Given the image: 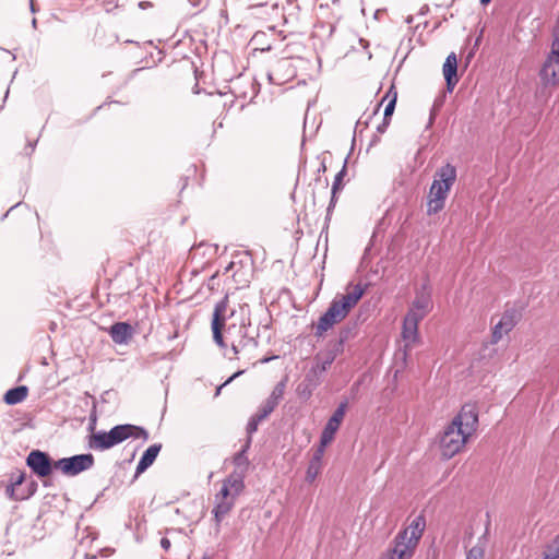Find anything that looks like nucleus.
Returning <instances> with one entry per match:
<instances>
[{
    "mask_svg": "<svg viewBox=\"0 0 559 559\" xmlns=\"http://www.w3.org/2000/svg\"><path fill=\"white\" fill-rule=\"evenodd\" d=\"M478 427V411L474 404H465L439 437L440 453L451 459L460 453Z\"/></svg>",
    "mask_w": 559,
    "mask_h": 559,
    "instance_id": "f257e3e1",
    "label": "nucleus"
},
{
    "mask_svg": "<svg viewBox=\"0 0 559 559\" xmlns=\"http://www.w3.org/2000/svg\"><path fill=\"white\" fill-rule=\"evenodd\" d=\"M424 528V520L421 518L415 519L394 537L393 546L383 552L379 559H411L415 554Z\"/></svg>",
    "mask_w": 559,
    "mask_h": 559,
    "instance_id": "f03ea898",
    "label": "nucleus"
},
{
    "mask_svg": "<svg viewBox=\"0 0 559 559\" xmlns=\"http://www.w3.org/2000/svg\"><path fill=\"white\" fill-rule=\"evenodd\" d=\"M365 290L360 285L353 286L341 298H335L317 324V335H322L335 323L342 321L349 310L359 301Z\"/></svg>",
    "mask_w": 559,
    "mask_h": 559,
    "instance_id": "7ed1b4c3",
    "label": "nucleus"
},
{
    "mask_svg": "<svg viewBox=\"0 0 559 559\" xmlns=\"http://www.w3.org/2000/svg\"><path fill=\"white\" fill-rule=\"evenodd\" d=\"M129 438L147 440L148 433L145 429L134 425H118L109 431H97L91 435L87 444L90 449L105 451Z\"/></svg>",
    "mask_w": 559,
    "mask_h": 559,
    "instance_id": "20e7f679",
    "label": "nucleus"
},
{
    "mask_svg": "<svg viewBox=\"0 0 559 559\" xmlns=\"http://www.w3.org/2000/svg\"><path fill=\"white\" fill-rule=\"evenodd\" d=\"M455 180L456 168L449 163L436 171L427 202V213L429 215L437 214L444 207L445 200Z\"/></svg>",
    "mask_w": 559,
    "mask_h": 559,
    "instance_id": "39448f33",
    "label": "nucleus"
},
{
    "mask_svg": "<svg viewBox=\"0 0 559 559\" xmlns=\"http://www.w3.org/2000/svg\"><path fill=\"white\" fill-rule=\"evenodd\" d=\"M226 333L236 358L239 359L242 356L250 360L254 357L253 353L257 350L258 341L255 337L248 335V330L243 323L239 325L229 324L226 328Z\"/></svg>",
    "mask_w": 559,
    "mask_h": 559,
    "instance_id": "423d86ee",
    "label": "nucleus"
},
{
    "mask_svg": "<svg viewBox=\"0 0 559 559\" xmlns=\"http://www.w3.org/2000/svg\"><path fill=\"white\" fill-rule=\"evenodd\" d=\"M539 76L545 86L559 85V21L554 28L551 51L540 69Z\"/></svg>",
    "mask_w": 559,
    "mask_h": 559,
    "instance_id": "0eeeda50",
    "label": "nucleus"
},
{
    "mask_svg": "<svg viewBox=\"0 0 559 559\" xmlns=\"http://www.w3.org/2000/svg\"><path fill=\"white\" fill-rule=\"evenodd\" d=\"M234 310L228 311L227 296H225L214 307L211 328L213 332V340L215 344L221 348H226L227 346L226 342L224 341L223 330L225 329L228 319L234 316Z\"/></svg>",
    "mask_w": 559,
    "mask_h": 559,
    "instance_id": "6e6552de",
    "label": "nucleus"
},
{
    "mask_svg": "<svg viewBox=\"0 0 559 559\" xmlns=\"http://www.w3.org/2000/svg\"><path fill=\"white\" fill-rule=\"evenodd\" d=\"M94 465V456L91 453L63 457L55 462L53 466L67 476H75Z\"/></svg>",
    "mask_w": 559,
    "mask_h": 559,
    "instance_id": "1a4fd4ad",
    "label": "nucleus"
},
{
    "mask_svg": "<svg viewBox=\"0 0 559 559\" xmlns=\"http://www.w3.org/2000/svg\"><path fill=\"white\" fill-rule=\"evenodd\" d=\"M431 309V288L428 284L425 283L416 292L415 299L413 300L406 314L418 320H423L430 312Z\"/></svg>",
    "mask_w": 559,
    "mask_h": 559,
    "instance_id": "9d476101",
    "label": "nucleus"
},
{
    "mask_svg": "<svg viewBox=\"0 0 559 559\" xmlns=\"http://www.w3.org/2000/svg\"><path fill=\"white\" fill-rule=\"evenodd\" d=\"M296 75L295 67L292 63V60L288 58H284L277 60L271 68L267 73V79L271 83L276 85H282Z\"/></svg>",
    "mask_w": 559,
    "mask_h": 559,
    "instance_id": "9b49d317",
    "label": "nucleus"
},
{
    "mask_svg": "<svg viewBox=\"0 0 559 559\" xmlns=\"http://www.w3.org/2000/svg\"><path fill=\"white\" fill-rule=\"evenodd\" d=\"M346 409H347V402L345 401V402L340 403L337 408L334 411L333 415L328 420V423L321 433V438H320V443L323 447H328L333 441L334 436L344 419Z\"/></svg>",
    "mask_w": 559,
    "mask_h": 559,
    "instance_id": "f8f14e48",
    "label": "nucleus"
},
{
    "mask_svg": "<svg viewBox=\"0 0 559 559\" xmlns=\"http://www.w3.org/2000/svg\"><path fill=\"white\" fill-rule=\"evenodd\" d=\"M243 488V477L240 474L233 473L223 481V485L219 491L216 493V497L235 502L237 497L242 492Z\"/></svg>",
    "mask_w": 559,
    "mask_h": 559,
    "instance_id": "ddd939ff",
    "label": "nucleus"
},
{
    "mask_svg": "<svg viewBox=\"0 0 559 559\" xmlns=\"http://www.w3.org/2000/svg\"><path fill=\"white\" fill-rule=\"evenodd\" d=\"M28 467L38 476L46 477L51 474L52 465L50 457L39 450L32 451L26 459Z\"/></svg>",
    "mask_w": 559,
    "mask_h": 559,
    "instance_id": "4468645a",
    "label": "nucleus"
},
{
    "mask_svg": "<svg viewBox=\"0 0 559 559\" xmlns=\"http://www.w3.org/2000/svg\"><path fill=\"white\" fill-rule=\"evenodd\" d=\"M421 320L413 318L411 316H405L402 326V338L404 341V353L407 355V352L412 349V347L419 342L418 334V324Z\"/></svg>",
    "mask_w": 559,
    "mask_h": 559,
    "instance_id": "2eb2a0df",
    "label": "nucleus"
},
{
    "mask_svg": "<svg viewBox=\"0 0 559 559\" xmlns=\"http://www.w3.org/2000/svg\"><path fill=\"white\" fill-rule=\"evenodd\" d=\"M516 324L515 313L513 311H506L498 323L492 329V343H498L503 335L508 334L513 330Z\"/></svg>",
    "mask_w": 559,
    "mask_h": 559,
    "instance_id": "dca6fc26",
    "label": "nucleus"
},
{
    "mask_svg": "<svg viewBox=\"0 0 559 559\" xmlns=\"http://www.w3.org/2000/svg\"><path fill=\"white\" fill-rule=\"evenodd\" d=\"M109 335L116 344H127L132 338L133 329L127 322H117L110 326Z\"/></svg>",
    "mask_w": 559,
    "mask_h": 559,
    "instance_id": "f3484780",
    "label": "nucleus"
},
{
    "mask_svg": "<svg viewBox=\"0 0 559 559\" xmlns=\"http://www.w3.org/2000/svg\"><path fill=\"white\" fill-rule=\"evenodd\" d=\"M442 70H443V75H444V79L447 82V87L449 91H452L459 81L457 76H456L457 59H456V55L454 52H451L445 58Z\"/></svg>",
    "mask_w": 559,
    "mask_h": 559,
    "instance_id": "a211bd4d",
    "label": "nucleus"
},
{
    "mask_svg": "<svg viewBox=\"0 0 559 559\" xmlns=\"http://www.w3.org/2000/svg\"><path fill=\"white\" fill-rule=\"evenodd\" d=\"M325 448L321 443L319 444L318 449L316 450L311 461L309 462L307 472H306V480L308 483L314 481L317 476L320 474L322 469V459L325 452Z\"/></svg>",
    "mask_w": 559,
    "mask_h": 559,
    "instance_id": "6ab92c4d",
    "label": "nucleus"
},
{
    "mask_svg": "<svg viewBox=\"0 0 559 559\" xmlns=\"http://www.w3.org/2000/svg\"><path fill=\"white\" fill-rule=\"evenodd\" d=\"M160 444H152L145 450L136 466V476L145 472L154 463L160 451Z\"/></svg>",
    "mask_w": 559,
    "mask_h": 559,
    "instance_id": "aec40b11",
    "label": "nucleus"
},
{
    "mask_svg": "<svg viewBox=\"0 0 559 559\" xmlns=\"http://www.w3.org/2000/svg\"><path fill=\"white\" fill-rule=\"evenodd\" d=\"M235 502L228 501L227 499H219L215 496V506L213 508V514L218 526L222 520L231 511Z\"/></svg>",
    "mask_w": 559,
    "mask_h": 559,
    "instance_id": "412c9836",
    "label": "nucleus"
},
{
    "mask_svg": "<svg viewBox=\"0 0 559 559\" xmlns=\"http://www.w3.org/2000/svg\"><path fill=\"white\" fill-rule=\"evenodd\" d=\"M27 392H28V390L24 385L10 389L5 392V394L3 396V401L8 405L19 404L26 399Z\"/></svg>",
    "mask_w": 559,
    "mask_h": 559,
    "instance_id": "4be33fe9",
    "label": "nucleus"
},
{
    "mask_svg": "<svg viewBox=\"0 0 559 559\" xmlns=\"http://www.w3.org/2000/svg\"><path fill=\"white\" fill-rule=\"evenodd\" d=\"M335 357L336 353L333 350H329L317 358V364L314 366L319 369V371L323 373L332 365Z\"/></svg>",
    "mask_w": 559,
    "mask_h": 559,
    "instance_id": "5701e85b",
    "label": "nucleus"
},
{
    "mask_svg": "<svg viewBox=\"0 0 559 559\" xmlns=\"http://www.w3.org/2000/svg\"><path fill=\"white\" fill-rule=\"evenodd\" d=\"M544 559H559V534L546 545L544 552Z\"/></svg>",
    "mask_w": 559,
    "mask_h": 559,
    "instance_id": "b1692460",
    "label": "nucleus"
},
{
    "mask_svg": "<svg viewBox=\"0 0 559 559\" xmlns=\"http://www.w3.org/2000/svg\"><path fill=\"white\" fill-rule=\"evenodd\" d=\"M486 548L485 536L478 539V543L473 546L467 552L466 559H484Z\"/></svg>",
    "mask_w": 559,
    "mask_h": 559,
    "instance_id": "393cba45",
    "label": "nucleus"
},
{
    "mask_svg": "<svg viewBox=\"0 0 559 559\" xmlns=\"http://www.w3.org/2000/svg\"><path fill=\"white\" fill-rule=\"evenodd\" d=\"M285 388H286V380L278 382L274 386L272 393L270 394V396L267 397L266 401L272 403L273 405L277 406L280 400L283 397Z\"/></svg>",
    "mask_w": 559,
    "mask_h": 559,
    "instance_id": "a878e982",
    "label": "nucleus"
},
{
    "mask_svg": "<svg viewBox=\"0 0 559 559\" xmlns=\"http://www.w3.org/2000/svg\"><path fill=\"white\" fill-rule=\"evenodd\" d=\"M314 389L316 383H307L301 381L296 389V393L300 399L306 401L310 399Z\"/></svg>",
    "mask_w": 559,
    "mask_h": 559,
    "instance_id": "bb28decb",
    "label": "nucleus"
},
{
    "mask_svg": "<svg viewBox=\"0 0 559 559\" xmlns=\"http://www.w3.org/2000/svg\"><path fill=\"white\" fill-rule=\"evenodd\" d=\"M322 372L319 371V369L313 366L309 372L306 374L305 379L302 381L307 383H316V388L320 384V374Z\"/></svg>",
    "mask_w": 559,
    "mask_h": 559,
    "instance_id": "cd10ccee",
    "label": "nucleus"
},
{
    "mask_svg": "<svg viewBox=\"0 0 559 559\" xmlns=\"http://www.w3.org/2000/svg\"><path fill=\"white\" fill-rule=\"evenodd\" d=\"M395 103H396V95L391 100H389V103L386 104V106L384 108L383 116L385 119H389L392 116L394 108H395Z\"/></svg>",
    "mask_w": 559,
    "mask_h": 559,
    "instance_id": "c85d7f7f",
    "label": "nucleus"
},
{
    "mask_svg": "<svg viewBox=\"0 0 559 559\" xmlns=\"http://www.w3.org/2000/svg\"><path fill=\"white\" fill-rule=\"evenodd\" d=\"M345 174V165L343 166L342 170L337 173V175L335 176V179H334V182H333V186H332V194L333 197L335 195L338 187H340V182L342 180V177L344 176Z\"/></svg>",
    "mask_w": 559,
    "mask_h": 559,
    "instance_id": "c756f323",
    "label": "nucleus"
},
{
    "mask_svg": "<svg viewBox=\"0 0 559 559\" xmlns=\"http://www.w3.org/2000/svg\"><path fill=\"white\" fill-rule=\"evenodd\" d=\"M275 407V405L265 401L258 412L262 413V417H267L274 411Z\"/></svg>",
    "mask_w": 559,
    "mask_h": 559,
    "instance_id": "7c9ffc66",
    "label": "nucleus"
},
{
    "mask_svg": "<svg viewBox=\"0 0 559 559\" xmlns=\"http://www.w3.org/2000/svg\"><path fill=\"white\" fill-rule=\"evenodd\" d=\"M242 373H243V370H239V371L235 372V373H234L231 377H229V378H228V379H227V380H226L222 385H219V386L216 389L215 395H216V396H217V395H219V394H221L222 389H223L225 385L229 384L234 379H236L237 377H239V376H240V374H242Z\"/></svg>",
    "mask_w": 559,
    "mask_h": 559,
    "instance_id": "2f4dec72",
    "label": "nucleus"
},
{
    "mask_svg": "<svg viewBox=\"0 0 559 559\" xmlns=\"http://www.w3.org/2000/svg\"><path fill=\"white\" fill-rule=\"evenodd\" d=\"M258 425H259V423L255 421V418H250L248 426H247L248 432L252 433V432L257 431Z\"/></svg>",
    "mask_w": 559,
    "mask_h": 559,
    "instance_id": "473e14b6",
    "label": "nucleus"
},
{
    "mask_svg": "<svg viewBox=\"0 0 559 559\" xmlns=\"http://www.w3.org/2000/svg\"><path fill=\"white\" fill-rule=\"evenodd\" d=\"M388 126H389V119L383 118V122L381 124H379L377 128L378 132L383 133L386 130Z\"/></svg>",
    "mask_w": 559,
    "mask_h": 559,
    "instance_id": "72a5a7b5",
    "label": "nucleus"
},
{
    "mask_svg": "<svg viewBox=\"0 0 559 559\" xmlns=\"http://www.w3.org/2000/svg\"><path fill=\"white\" fill-rule=\"evenodd\" d=\"M160 546L164 550H166V551L169 550L170 546H171L170 540L166 537L162 538Z\"/></svg>",
    "mask_w": 559,
    "mask_h": 559,
    "instance_id": "f704fd0d",
    "label": "nucleus"
},
{
    "mask_svg": "<svg viewBox=\"0 0 559 559\" xmlns=\"http://www.w3.org/2000/svg\"><path fill=\"white\" fill-rule=\"evenodd\" d=\"M251 418H255V421L257 423H260L262 420H264L266 417H262V413L261 412H258L255 415H253Z\"/></svg>",
    "mask_w": 559,
    "mask_h": 559,
    "instance_id": "c9c22d12",
    "label": "nucleus"
},
{
    "mask_svg": "<svg viewBox=\"0 0 559 559\" xmlns=\"http://www.w3.org/2000/svg\"><path fill=\"white\" fill-rule=\"evenodd\" d=\"M251 418H255V421L257 423H260L262 420H264L266 417H262V413L261 412H258L255 415H253Z\"/></svg>",
    "mask_w": 559,
    "mask_h": 559,
    "instance_id": "e433bc0d",
    "label": "nucleus"
},
{
    "mask_svg": "<svg viewBox=\"0 0 559 559\" xmlns=\"http://www.w3.org/2000/svg\"><path fill=\"white\" fill-rule=\"evenodd\" d=\"M23 480H24V476L21 474V475L19 476V478H16V480H15L14 485H16V486H17V485H21V484L23 483Z\"/></svg>",
    "mask_w": 559,
    "mask_h": 559,
    "instance_id": "4c0bfd02",
    "label": "nucleus"
},
{
    "mask_svg": "<svg viewBox=\"0 0 559 559\" xmlns=\"http://www.w3.org/2000/svg\"><path fill=\"white\" fill-rule=\"evenodd\" d=\"M490 1H491V0H480V2H481L483 4H487V3H489Z\"/></svg>",
    "mask_w": 559,
    "mask_h": 559,
    "instance_id": "58836bf2",
    "label": "nucleus"
},
{
    "mask_svg": "<svg viewBox=\"0 0 559 559\" xmlns=\"http://www.w3.org/2000/svg\"><path fill=\"white\" fill-rule=\"evenodd\" d=\"M29 1H31V10L34 12L35 9H34L33 0H29Z\"/></svg>",
    "mask_w": 559,
    "mask_h": 559,
    "instance_id": "ea45409f",
    "label": "nucleus"
},
{
    "mask_svg": "<svg viewBox=\"0 0 559 559\" xmlns=\"http://www.w3.org/2000/svg\"><path fill=\"white\" fill-rule=\"evenodd\" d=\"M270 360V358H264L261 360V362H267Z\"/></svg>",
    "mask_w": 559,
    "mask_h": 559,
    "instance_id": "a19ab883",
    "label": "nucleus"
},
{
    "mask_svg": "<svg viewBox=\"0 0 559 559\" xmlns=\"http://www.w3.org/2000/svg\"><path fill=\"white\" fill-rule=\"evenodd\" d=\"M202 559H210V558H207V557H203Z\"/></svg>",
    "mask_w": 559,
    "mask_h": 559,
    "instance_id": "79ce46f5",
    "label": "nucleus"
}]
</instances>
